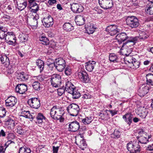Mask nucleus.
<instances>
[{"label":"nucleus","mask_w":153,"mask_h":153,"mask_svg":"<svg viewBox=\"0 0 153 153\" xmlns=\"http://www.w3.org/2000/svg\"><path fill=\"white\" fill-rule=\"evenodd\" d=\"M64 113L63 109L56 106H54L51 110L50 114L52 118L54 120H59L60 122H63L64 120L63 117Z\"/></svg>","instance_id":"1"},{"label":"nucleus","mask_w":153,"mask_h":153,"mask_svg":"<svg viewBox=\"0 0 153 153\" xmlns=\"http://www.w3.org/2000/svg\"><path fill=\"white\" fill-rule=\"evenodd\" d=\"M126 63L128 66L133 69H136L140 66V63L132 56H130L126 57L125 59Z\"/></svg>","instance_id":"2"},{"label":"nucleus","mask_w":153,"mask_h":153,"mask_svg":"<svg viewBox=\"0 0 153 153\" xmlns=\"http://www.w3.org/2000/svg\"><path fill=\"white\" fill-rule=\"evenodd\" d=\"M127 148L131 153H139L141 148L138 142H130L127 144Z\"/></svg>","instance_id":"3"},{"label":"nucleus","mask_w":153,"mask_h":153,"mask_svg":"<svg viewBox=\"0 0 153 153\" xmlns=\"http://www.w3.org/2000/svg\"><path fill=\"white\" fill-rule=\"evenodd\" d=\"M126 23L128 26L132 28L137 27L139 24L138 19L134 16H128L126 19Z\"/></svg>","instance_id":"4"},{"label":"nucleus","mask_w":153,"mask_h":153,"mask_svg":"<svg viewBox=\"0 0 153 153\" xmlns=\"http://www.w3.org/2000/svg\"><path fill=\"white\" fill-rule=\"evenodd\" d=\"M54 66L59 71L62 72L66 67L65 61L61 57L56 59Z\"/></svg>","instance_id":"5"},{"label":"nucleus","mask_w":153,"mask_h":153,"mask_svg":"<svg viewBox=\"0 0 153 153\" xmlns=\"http://www.w3.org/2000/svg\"><path fill=\"white\" fill-rule=\"evenodd\" d=\"M67 110L68 112L71 115L73 116H76L78 114L79 108L78 105L72 103L68 106Z\"/></svg>","instance_id":"6"},{"label":"nucleus","mask_w":153,"mask_h":153,"mask_svg":"<svg viewBox=\"0 0 153 153\" xmlns=\"http://www.w3.org/2000/svg\"><path fill=\"white\" fill-rule=\"evenodd\" d=\"M51 81L53 86L58 87L62 84L61 76L58 74H53L51 76Z\"/></svg>","instance_id":"7"},{"label":"nucleus","mask_w":153,"mask_h":153,"mask_svg":"<svg viewBox=\"0 0 153 153\" xmlns=\"http://www.w3.org/2000/svg\"><path fill=\"white\" fill-rule=\"evenodd\" d=\"M16 38L12 32H7L5 39L6 42L9 45L15 46L16 43Z\"/></svg>","instance_id":"8"},{"label":"nucleus","mask_w":153,"mask_h":153,"mask_svg":"<svg viewBox=\"0 0 153 153\" xmlns=\"http://www.w3.org/2000/svg\"><path fill=\"white\" fill-rule=\"evenodd\" d=\"M139 136L138 137L139 141L142 144H146L148 141L149 136L147 133L142 130L138 132Z\"/></svg>","instance_id":"9"},{"label":"nucleus","mask_w":153,"mask_h":153,"mask_svg":"<svg viewBox=\"0 0 153 153\" xmlns=\"http://www.w3.org/2000/svg\"><path fill=\"white\" fill-rule=\"evenodd\" d=\"M27 103L31 107L35 109L39 108L40 105L39 100L35 97L29 99Z\"/></svg>","instance_id":"10"},{"label":"nucleus","mask_w":153,"mask_h":153,"mask_svg":"<svg viewBox=\"0 0 153 153\" xmlns=\"http://www.w3.org/2000/svg\"><path fill=\"white\" fill-rule=\"evenodd\" d=\"M71 10L75 13L81 12L84 9L83 7L79 4L73 3L71 4Z\"/></svg>","instance_id":"11"},{"label":"nucleus","mask_w":153,"mask_h":153,"mask_svg":"<svg viewBox=\"0 0 153 153\" xmlns=\"http://www.w3.org/2000/svg\"><path fill=\"white\" fill-rule=\"evenodd\" d=\"M118 32V29L114 25L109 26L106 28V34H109L111 36L114 35Z\"/></svg>","instance_id":"12"},{"label":"nucleus","mask_w":153,"mask_h":153,"mask_svg":"<svg viewBox=\"0 0 153 153\" xmlns=\"http://www.w3.org/2000/svg\"><path fill=\"white\" fill-rule=\"evenodd\" d=\"M43 25L46 27L51 26L53 24V20L51 16L44 17L42 20Z\"/></svg>","instance_id":"13"},{"label":"nucleus","mask_w":153,"mask_h":153,"mask_svg":"<svg viewBox=\"0 0 153 153\" xmlns=\"http://www.w3.org/2000/svg\"><path fill=\"white\" fill-rule=\"evenodd\" d=\"M39 19L38 15L33 16L32 18L27 19V23L33 29H35L38 26L37 19Z\"/></svg>","instance_id":"14"},{"label":"nucleus","mask_w":153,"mask_h":153,"mask_svg":"<svg viewBox=\"0 0 153 153\" xmlns=\"http://www.w3.org/2000/svg\"><path fill=\"white\" fill-rule=\"evenodd\" d=\"M78 76L81 80L84 82H88L90 80L88 75L85 71H82L78 72Z\"/></svg>","instance_id":"15"},{"label":"nucleus","mask_w":153,"mask_h":153,"mask_svg":"<svg viewBox=\"0 0 153 153\" xmlns=\"http://www.w3.org/2000/svg\"><path fill=\"white\" fill-rule=\"evenodd\" d=\"M5 102L6 106L11 107L15 105L17 102V100L15 97L11 96L9 97Z\"/></svg>","instance_id":"16"},{"label":"nucleus","mask_w":153,"mask_h":153,"mask_svg":"<svg viewBox=\"0 0 153 153\" xmlns=\"http://www.w3.org/2000/svg\"><path fill=\"white\" fill-rule=\"evenodd\" d=\"M137 114L142 118H145L148 113V110L144 107H140L136 111Z\"/></svg>","instance_id":"17"},{"label":"nucleus","mask_w":153,"mask_h":153,"mask_svg":"<svg viewBox=\"0 0 153 153\" xmlns=\"http://www.w3.org/2000/svg\"><path fill=\"white\" fill-rule=\"evenodd\" d=\"M149 89L148 86L142 85L138 90V94L140 97H143L148 92Z\"/></svg>","instance_id":"18"},{"label":"nucleus","mask_w":153,"mask_h":153,"mask_svg":"<svg viewBox=\"0 0 153 153\" xmlns=\"http://www.w3.org/2000/svg\"><path fill=\"white\" fill-rule=\"evenodd\" d=\"M80 125L79 123L77 121H73L69 125L68 130L72 132L77 131L79 128Z\"/></svg>","instance_id":"19"},{"label":"nucleus","mask_w":153,"mask_h":153,"mask_svg":"<svg viewBox=\"0 0 153 153\" xmlns=\"http://www.w3.org/2000/svg\"><path fill=\"white\" fill-rule=\"evenodd\" d=\"M132 51V49L131 48L127 47L123 45L120 49V53L121 55L126 56L127 57L129 56V55L131 53Z\"/></svg>","instance_id":"20"},{"label":"nucleus","mask_w":153,"mask_h":153,"mask_svg":"<svg viewBox=\"0 0 153 153\" xmlns=\"http://www.w3.org/2000/svg\"><path fill=\"white\" fill-rule=\"evenodd\" d=\"M80 138H79L77 140L76 139V141L75 143L80 149L83 150L84 149V148H86L87 144L83 138V136L80 135Z\"/></svg>","instance_id":"21"},{"label":"nucleus","mask_w":153,"mask_h":153,"mask_svg":"<svg viewBox=\"0 0 153 153\" xmlns=\"http://www.w3.org/2000/svg\"><path fill=\"white\" fill-rule=\"evenodd\" d=\"M15 90L17 92L23 94L27 90V86L23 84H18L16 86Z\"/></svg>","instance_id":"22"},{"label":"nucleus","mask_w":153,"mask_h":153,"mask_svg":"<svg viewBox=\"0 0 153 153\" xmlns=\"http://www.w3.org/2000/svg\"><path fill=\"white\" fill-rule=\"evenodd\" d=\"M128 38L127 34L125 33H122L117 34L116 37V39L120 43L126 40Z\"/></svg>","instance_id":"23"},{"label":"nucleus","mask_w":153,"mask_h":153,"mask_svg":"<svg viewBox=\"0 0 153 153\" xmlns=\"http://www.w3.org/2000/svg\"><path fill=\"white\" fill-rule=\"evenodd\" d=\"M137 41V38L136 37H131L127 42L123 44L124 46L127 47L131 48L133 46Z\"/></svg>","instance_id":"24"},{"label":"nucleus","mask_w":153,"mask_h":153,"mask_svg":"<svg viewBox=\"0 0 153 153\" xmlns=\"http://www.w3.org/2000/svg\"><path fill=\"white\" fill-rule=\"evenodd\" d=\"M75 20L77 25H82L84 24L85 18L83 15H78L75 17Z\"/></svg>","instance_id":"25"},{"label":"nucleus","mask_w":153,"mask_h":153,"mask_svg":"<svg viewBox=\"0 0 153 153\" xmlns=\"http://www.w3.org/2000/svg\"><path fill=\"white\" fill-rule=\"evenodd\" d=\"M17 3L18 9L20 10L24 9L27 5V2L25 0H18Z\"/></svg>","instance_id":"26"},{"label":"nucleus","mask_w":153,"mask_h":153,"mask_svg":"<svg viewBox=\"0 0 153 153\" xmlns=\"http://www.w3.org/2000/svg\"><path fill=\"white\" fill-rule=\"evenodd\" d=\"M65 88V91L69 93L72 92V91L75 89L74 85L69 81L66 82Z\"/></svg>","instance_id":"27"},{"label":"nucleus","mask_w":153,"mask_h":153,"mask_svg":"<svg viewBox=\"0 0 153 153\" xmlns=\"http://www.w3.org/2000/svg\"><path fill=\"white\" fill-rule=\"evenodd\" d=\"M123 118L130 125L132 122V115L130 113H127L123 116Z\"/></svg>","instance_id":"28"},{"label":"nucleus","mask_w":153,"mask_h":153,"mask_svg":"<svg viewBox=\"0 0 153 153\" xmlns=\"http://www.w3.org/2000/svg\"><path fill=\"white\" fill-rule=\"evenodd\" d=\"M96 62L94 61H90L87 63L85 65V68L86 70L89 72L93 71Z\"/></svg>","instance_id":"29"},{"label":"nucleus","mask_w":153,"mask_h":153,"mask_svg":"<svg viewBox=\"0 0 153 153\" xmlns=\"http://www.w3.org/2000/svg\"><path fill=\"white\" fill-rule=\"evenodd\" d=\"M17 78L21 81H25L28 79L29 76L24 72H21L18 74Z\"/></svg>","instance_id":"30"},{"label":"nucleus","mask_w":153,"mask_h":153,"mask_svg":"<svg viewBox=\"0 0 153 153\" xmlns=\"http://www.w3.org/2000/svg\"><path fill=\"white\" fill-rule=\"evenodd\" d=\"M63 28L65 31L70 32L74 29V27L71 23L66 22L63 25Z\"/></svg>","instance_id":"31"},{"label":"nucleus","mask_w":153,"mask_h":153,"mask_svg":"<svg viewBox=\"0 0 153 153\" xmlns=\"http://www.w3.org/2000/svg\"><path fill=\"white\" fill-rule=\"evenodd\" d=\"M146 77L147 84L153 85V74H148L146 75Z\"/></svg>","instance_id":"32"},{"label":"nucleus","mask_w":153,"mask_h":153,"mask_svg":"<svg viewBox=\"0 0 153 153\" xmlns=\"http://www.w3.org/2000/svg\"><path fill=\"white\" fill-rule=\"evenodd\" d=\"M29 7L30 9V11L32 12L36 13L39 9V7L36 3L29 5Z\"/></svg>","instance_id":"33"},{"label":"nucleus","mask_w":153,"mask_h":153,"mask_svg":"<svg viewBox=\"0 0 153 153\" xmlns=\"http://www.w3.org/2000/svg\"><path fill=\"white\" fill-rule=\"evenodd\" d=\"M7 29L3 27H0V39H4L5 38L6 34L5 33L7 31Z\"/></svg>","instance_id":"34"},{"label":"nucleus","mask_w":153,"mask_h":153,"mask_svg":"<svg viewBox=\"0 0 153 153\" xmlns=\"http://www.w3.org/2000/svg\"><path fill=\"white\" fill-rule=\"evenodd\" d=\"M0 60L2 64L5 63L7 65H10V61L9 59L6 55L1 56L0 58Z\"/></svg>","instance_id":"35"},{"label":"nucleus","mask_w":153,"mask_h":153,"mask_svg":"<svg viewBox=\"0 0 153 153\" xmlns=\"http://www.w3.org/2000/svg\"><path fill=\"white\" fill-rule=\"evenodd\" d=\"M72 92L70 94L72 95V98L74 99L78 98L80 96L79 92L76 88L72 91Z\"/></svg>","instance_id":"36"},{"label":"nucleus","mask_w":153,"mask_h":153,"mask_svg":"<svg viewBox=\"0 0 153 153\" xmlns=\"http://www.w3.org/2000/svg\"><path fill=\"white\" fill-rule=\"evenodd\" d=\"M36 64L40 70V72H41L43 70L44 68V63L43 61L40 59H38L36 61Z\"/></svg>","instance_id":"37"},{"label":"nucleus","mask_w":153,"mask_h":153,"mask_svg":"<svg viewBox=\"0 0 153 153\" xmlns=\"http://www.w3.org/2000/svg\"><path fill=\"white\" fill-rule=\"evenodd\" d=\"M31 151L30 148L22 147L19 149V153H30Z\"/></svg>","instance_id":"38"},{"label":"nucleus","mask_w":153,"mask_h":153,"mask_svg":"<svg viewBox=\"0 0 153 153\" xmlns=\"http://www.w3.org/2000/svg\"><path fill=\"white\" fill-rule=\"evenodd\" d=\"M146 12L149 14H153V5H148L146 6L145 9Z\"/></svg>","instance_id":"39"},{"label":"nucleus","mask_w":153,"mask_h":153,"mask_svg":"<svg viewBox=\"0 0 153 153\" xmlns=\"http://www.w3.org/2000/svg\"><path fill=\"white\" fill-rule=\"evenodd\" d=\"M120 133L119 131L118 130H115L113 133L111 134V137L114 138H118L120 137Z\"/></svg>","instance_id":"40"},{"label":"nucleus","mask_w":153,"mask_h":153,"mask_svg":"<svg viewBox=\"0 0 153 153\" xmlns=\"http://www.w3.org/2000/svg\"><path fill=\"white\" fill-rule=\"evenodd\" d=\"M39 38L40 41L42 42V43L43 45H47L49 44V40L45 36H42Z\"/></svg>","instance_id":"41"},{"label":"nucleus","mask_w":153,"mask_h":153,"mask_svg":"<svg viewBox=\"0 0 153 153\" xmlns=\"http://www.w3.org/2000/svg\"><path fill=\"white\" fill-rule=\"evenodd\" d=\"M92 120V117H85L82 120V121L85 125H87L90 123Z\"/></svg>","instance_id":"42"},{"label":"nucleus","mask_w":153,"mask_h":153,"mask_svg":"<svg viewBox=\"0 0 153 153\" xmlns=\"http://www.w3.org/2000/svg\"><path fill=\"white\" fill-rule=\"evenodd\" d=\"M96 28L94 27L93 25L88 26L87 29V33L88 34H92L95 31Z\"/></svg>","instance_id":"43"},{"label":"nucleus","mask_w":153,"mask_h":153,"mask_svg":"<svg viewBox=\"0 0 153 153\" xmlns=\"http://www.w3.org/2000/svg\"><path fill=\"white\" fill-rule=\"evenodd\" d=\"M32 86L36 90H39L40 89V84L38 81L34 82L32 84Z\"/></svg>","instance_id":"44"},{"label":"nucleus","mask_w":153,"mask_h":153,"mask_svg":"<svg viewBox=\"0 0 153 153\" xmlns=\"http://www.w3.org/2000/svg\"><path fill=\"white\" fill-rule=\"evenodd\" d=\"M36 119L39 123H42L43 122V120L45 119L43 115L40 113L38 114Z\"/></svg>","instance_id":"45"},{"label":"nucleus","mask_w":153,"mask_h":153,"mask_svg":"<svg viewBox=\"0 0 153 153\" xmlns=\"http://www.w3.org/2000/svg\"><path fill=\"white\" fill-rule=\"evenodd\" d=\"M139 35L140 39H145L147 38L148 36L144 31H140Z\"/></svg>","instance_id":"46"},{"label":"nucleus","mask_w":153,"mask_h":153,"mask_svg":"<svg viewBox=\"0 0 153 153\" xmlns=\"http://www.w3.org/2000/svg\"><path fill=\"white\" fill-rule=\"evenodd\" d=\"M113 4L112 0H106V9L111 8Z\"/></svg>","instance_id":"47"},{"label":"nucleus","mask_w":153,"mask_h":153,"mask_svg":"<svg viewBox=\"0 0 153 153\" xmlns=\"http://www.w3.org/2000/svg\"><path fill=\"white\" fill-rule=\"evenodd\" d=\"M7 122L8 123V124L11 125L13 128H14L17 124L16 121L11 119H9L7 120Z\"/></svg>","instance_id":"48"},{"label":"nucleus","mask_w":153,"mask_h":153,"mask_svg":"<svg viewBox=\"0 0 153 153\" xmlns=\"http://www.w3.org/2000/svg\"><path fill=\"white\" fill-rule=\"evenodd\" d=\"M109 58L110 61L114 62L117 59V56L114 53H111L110 54Z\"/></svg>","instance_id":"49"},{"label":"nucleus","mask_w":153,"mask_h":153,"mask_svg":"<svg viewBox=\"0 0 153 153\" xmlns=\"http://www.w3.org/2000/svg\"><path fill=\"white\" fill-rule=\"evenodd\" d=\"M30 115V112L29 111H24L21 112V117H25L26 118H28L29 117Z\"/></svg>","instance_id":"50"},{"label":"nucleus","mask_w":153,"mask_h":153,"mask_svg":"<svg viewBox=\"0 0 153 153\" xmlns=\"http://www.w3.org/2000/svg\"><path fill=\"white\" fill-rule=\"evenodd\" d=\"M16 132L20 134H23L25 133V131L23 130L20 126H17Z\"/></svg>","instance_id":"51"},{"label":"nucleus","mask_w":153,"mask_h":153,"mask_svg":"<svg viewBox=\"0 0 153 153\" xmlns=\"http://www.w3.org/2000/svg\"><path fill=\"white\" fill-rule=\"evenodd\" d=\"M6 110L4 108H1L0 109V118H2L5 116Z\"/></svg>","instance_id":"52"},{"label":"nucleus","mask_w":153,"mask_h":153,"mask_svg":"<svg viewBox=\"0 0 153 153\" xmlns=\"http://www.w3.org/2000/svg\"><path fill=\"white\" fill-rule=\"evenodd\" d=\"M65 72L66 75L67 76L70 75L72 73L71 69L70 67L68 66L65 68Z\"/></svg>","instance_id":"53"},{"label":"nucleus","mask_w":153,"mask_h":153,"mask_svg":"<svg viewBox=\"0 0 153 153\" xmlns=\"http://www.w3.org/2000/svg\"><path fill=\"white\" fill-rule=\"evenodd\" d=\"M99 3L100 7L105 9V0H99Z\"/></svg>","instance_id":"54"},{"label":"nucleus","mask_w":153,"mask_h":153,"mask_svg":"<svg viewBox=\"0 0 153 153\" xmlns=\"http://www.w3.org/2000/svg\"><path fill=\"white\" fill-rule=\"evenodd\" d=\"M57 91L58 95L60 96H61L65 92V88L62 87V88H59L57 90Z\"/></svg>","instance_id":"55"},{"label":"nucleus","mask_w":153,"mask_h":153,"mask_svg":"<svg viewBox=\"0 0 153 153\" xmlns=\"http://www.w3.org/2000/svg\"><path fill=\"white\" fill-rule=\"evenodd\" d=\"M20 40L22 42H25L27 40V35H24L20 37Z\"/></svg>","instance_id":"56"},{"label":"nucleus","mask_w":153,"mask_h":153,"mask_svg":"<svg viewBox=\"0 0 153 153\" xmlns=\"http://www.w3.org/2000/svg\"><path fill=\"white\" fill-rule=\"evenodd\" d=\"M45 149L44 146L42 147V146H39V147L36 149V152H43L42 151Z\"/></svg>","instance_id":"57"},{"label":"nucleus","mask_w":153,"mask_h":153,"mask_svg":"<svg viewBox=\"0 0 153 153\" xmlns=\"http://www.w3.org/2000/svg\"><path fill=\"white\" fill-rule=\"evenodd\" d=\"M7 137L8 139L12 140L15 138V135L13 133H10L8 134Z\"/></svg>","instance_id":"58"},{"label":"nucleus","mask_w":153,"mask_h":153,"mask_svg":"<svg viewBox=\"0 0 153 153\" xmlns=\"http://www.w3.org/2000/svg\"><path fill=\"white\" fill-rule=\"evenodd\" d=\"M92 96L88 93L85 94L83 95L82 98L84 99H90L91 98Z\"/></svg>","instance_id":"59"},{"label":"nucleus","mask_w":153,"mask_h":153,"mask_svg":"<svg viewBox=\"0 0 153 153\" xmlns=\"http://www.w3.org/2000/svg\"><path fill=\"white\" fill-rule=\"evenodd\" d=\"M108 111L110 113L112 116L117 114V111L115 110H109Z\"/></svg>","instance_id":"60"},{"label":"nucleus","mask_w":153,"mask_h":153,"mask_svg":"<svg viewBox=\"0 0 153 153\" xmlns=\"http://www.w3.org/2000/svg\"><path fill=\"white\" fill-rule=\"evenodd\" d=\"M59 147V146H57L56 147H55L54 146H53V153H57Z\"/></svg>","instance_id":"61"},{"label":"nucleus","mask_w":153,"mask_h":153,"mask_svg":"<svg viewBox=\"0 0 153 153\" xmlns=\"http://www.w3.org/2000/svg\"><path fill=\"white\" fill-rule=\"evenodd\" d=\"M56 0H49L48 2L50 5H52L56 3Z\"/></svg>","instance_id":"62"},{"label":"nucleus","mask_w":153,"mask_h":153,"mask_svg":"<svg viewBox=\"0 0 153 153\" xmlns=\"http://www.w3.org/2000/svg\"><path fill=\"white\" fill-rule=\"evenodd\" d=\"M12 143H14V142L11 140H8L7 141L5 144V146L6 148H7L8 147L10 144Z\"/></svg>","instance_id":"63"},{"label":"nucleus","mask_w":153,"mask_h":153,"mask_svg":"<svg viewBox=\"0 0 153 153\" xmlns=\"http://www.w3.org/2000/svg\"><path fill=\"white\" fill-rule=\"evenodd\" d=\"M12 18L10 16L7 15H4L3 16V19H7V20H10Z\"/></svg>","instance_id":"64"}]
</instances>
